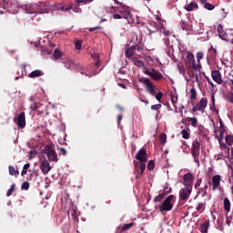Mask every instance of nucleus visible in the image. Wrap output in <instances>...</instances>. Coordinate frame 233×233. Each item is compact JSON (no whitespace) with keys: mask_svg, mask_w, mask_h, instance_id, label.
Masks as SVG:
<instances>
[{"mask_svg":"<svg viewBox=\"0 0 233 233\" xmlns=\"http://www.w3.org/2000/svg\"><path fill=\"white\" fill-rule=\"evenodd\" d=\"M21 8L25 10V14H46L48 12V9H42L37 4L22 5Z\"/></svg>","mask_w":233,"mask_h":233,"instance_id":"obj_1","label":"nucleus"},{"mask_svg":"<svg viewBox=\"0 0 233 233\" xmlns=\"http://www.w3.org/2000/svg\"><path fill=\"white\" fill-rule=\"evenodd\" d=\"M186 66L187 68H192L195 72H199L201 70V63L196 65V58L194 54L190 51H188L187 55Z\"/></svg>","mask_w":233,"mask_h":233,"instance_id":"obj_2","label":"nucleus"},{"mask_svg":"<svg viewBox=\"0 0 233 233\" xmlns=\"http://www.w3.org/2000/svg\"><path fill=\"white\" fill-rule=\"evenodd\" d=\"M172 199H174V195H169L166 198V199L158 206L159 212H170V210L174 208Z\"/></svg>","mask_w":233,"mask_h":233,"instance_id":"obj_3","label":"nucleus"},{"mask_svg":"<svg viewBox=\"0 0 233 233\" xmlns=\"http://www.w3.org/2000/svg\"><path fill=\"white\" fill-rule=\"evenodd\" d=\"M199 148H201V144L198 139H195L191 146V156L197 163L198 167H199Z\"/></svg>","mask_w":233,"mask_h":233,"instance_id":"obj_4","label":"nucleus"},{"mask_svg":"<svg viewBox=\"0 0 233 233\" xmlns=\"http://www.w3.org/2000/svg\"><path fill=\"white\" fill-rule=\"evenodd\" d=\"M140 83H143V85H145L147 91L148 92V94H150V96H156V94H157V92L159 91V89L154 86L152 81H150V79L147 77H142L140 79Z\"/></svg>","mask_w":233,"mask_h":233,"instance_id":"obj_5","label":"nucleus"},{"mask_svg":"<svg viewBox=\"0 0 233 233\" xmlns=\"http://www.w3.org/2000/svg\"><path fill=\"white\" fill-rule=\"evenodd\" d=\"M45 154H46L49 161H54L57 163V153L54 150V145H46L44 149Z\"/></svg>","mask_w":233,"mask_h":233,"instance_id":"obj_6","label":"nucleus"},{"mask_svg":"<svg viewBox=\"0 0 233 233\" xmlns=\"http://www.w3.org/2000/svg\"><path fill=\"white\" fill-rule=\"evenodd\" d=\"M120 15L122 19H127L128 25H134V18L132 17V13H130V7L122 5Z\"/></svg>","mask_w":233,"mask_h":233,"instance_id":"obj_7","label":"nucleus"},{"mask_svg":"<svg viewBox=\"0 0 233 233\" xmlns=\"http://www.w3.org/2000/svg\"><path fill=\"white\" fill-rule=\"evenodd\" d=\"M144 74H146V76H149L151 79H154V81L163 79V74H161V72L156 68H147L144 71Z\"/></svg>","mask_w":233,"mask_h":233,"instance_id":"obj_8","label":"nucleus"},{"mask_svg":"<svg viewBox=\"0 0 233 233\" xmlns=\"http://www.w3.org/2000/svg\"><path fill=\"white\" fill-rule=\"evenodd\" d=\"M14 123H15L19 128H25L26 127V116L25 112L20 113L16 117H15Z\"/></svg>","mask_w":233,"mask_h":233,"instance_id":"obj_9","label":"nucleus"},{"mask_svg":"<svg viewBox=\"0 0 233 233\" xmlns=\"http://www.w3.org/2000/svg\"><path fill=\"white\" fill-rule=\"evenodd\" d=\"M208 105V100L206 97H202L198 103L193 107V112H204Z\"/></svg>","mask_w":233,"mask_h":233,"instance_id":"obj_10","label":"nucleus"},{"mask_svg":"<svg viewBox=\"0 0 233 233\" xmlns=\"http://www.w3.org/2000/svg\"><path fill=\"white\" fill-rule=\"evenodd\" d=\"M183 185L185 188H192L194 185V175L187 173L183 176Z\"/></svg>","mask_w":233,"mask_h":233,"instance_id":"obj_11","label":"nucleus"},{"mask_svg":"<svg viewBox=\"0 0 233 233\" xmlns=\"http://www.w3.org/2000/svg\"><path fill=\"white\" fill-rule=\"evenodd\" d=\"M211 189L213 192H216V190H219L221 188V176L220 175H215L211 178Z\"/></svg>","mask_w":233,"mask_h":233,"instance_id":"obj_12","label":"nucleus"},{"mask_svg":"<svg viewBox=\"0 0 233 233\" xmlns=\"http://www.w3.org/2000/svg\"><path fill=\"white\" fill-rule=\"evenodd\" d=\"M190 194H192V188L190 187L181 188L179 191L180 201H188V198H190Z\"/></svg>","mask_w":233,"mask_h":233,"instance_id":"obj_13","label":"nucleus"},{"mask_svg":"<svg viewBox=\"0 0 233 233\" xmlns=\"http://www.w3.org/2000/svg\"><path fill=\"white\" fill-rule=\"evenodd\" d=\"M134 170L138 176H143V172H145V168H147V165L143 162L134 161Z\"/></svg>","mask_w":233,"mask_h":233,"instance_id":"obj_14","label":"nucleus"},{"mask_svg":"<svg viewBox=\"0 0 233 233\" xmlns=\"http://www.w3.org/2000/svg\"><path fill=\"white\" fill-rule=\"evenodd\" d=\"M40 170L44 174V176H46L50 170H52V167H50V162L48 160L44 159L42 160L40 164Z\"/></svg>","mask_w":233,"mask_h":233,"instance_id":"obj_15","label":"nucleus"},{"mask_svg":"<svg viewBox=\"0 0 233 233\" xmlns=\"http://www.w3.org/2000/svg\"><path fill=\"white\" fill-rule=\"evenodd\" d=\"M147 149L141 148L136 155V159H137L138 162L144 163L147 161Z\"/></svg>","mask_w":233,"mask_h":233,"instance_id":"obj_16","label":"nucleus"},{"mask_svg":"<svg viewBox=\"0 0 233 233\" xmlns=\"http://www.w3.org/2000/svg\"><path fill=\"white\" fill-rule=\"evenodd\" d=\"M164 44L168 48L167 56L173 60L176 59V56H174V46H170V39L168 37L164 38Z\"/></svg>","mask_w":233,"mask_h":233,"instance_id":"obj_17","label":"nucleus"},{"mask_svg":"<svg viewBox=\"0 0 233 233\" xmlns=\"http://www.w3.org/2000/svg\"><path fill=\"white\" fill-rule=\"evenodd\" d=\"M211 77L215 83H218V85L223 83V78L221 77V72H219V70H213L211 72Z\"/></svg>","mask_w":233,"mask_h":233,"instance_id":"obj_18","label":"nucleus"},{"mask_svg":"<svg viewBox=\"0 0 233 233\" xmlns=\"http://www.w3.org/2000/svg\"><path fill=\"white\" fill-rule=\"evenodd\" d=\"M210 227V221L209 220H206L204 221L199 228V232L201 233H208V228Z\"/></svg>","mask_w":233,"mask_h":233,"instance_id":"obj_19","label":"nucleus"},{"mask_svg":"<svg viewBox=\"0 0 233 233\" xmlns=\"http://www.w3.org/2000/svg\"><path fill=\"white\" fill-rule=\"evenodd\" d=\"M199 8V5H198V3L191 2L187 5H185V10L187 12H194V10H198Z\"/></svg>","mask_w":233,"mask_h":233,"instance_id":"obj_20","label":"nucleus"},{"mask_svg":"<svg viewBox=\"0 0 233 233\" xmlns=\"http://www.w3.org/2000/svg\"><path fill=\"white\" fill-rule=\"evenodd\" d=\"M41 76H45V73L42 70L36 69L32 71L28 77H30L31 79H35V77H41Z\"/></svg>","mask_w":233,"mask_h":233,"instance_id":"obj_21","label":"nucleus"},{"mask_svg":"<svg viewBox=\"0 0 233 233\" xmlns=\"http://www.w3.org/2000/svg\"><path fill=\"white\" fill-rule=\"evenodd\" d=\"M219 148L225 152L226 156H230V146L221 142V140L219 141Z\"/></svg>","mask_w":233,"mask_h":233,"instance_id":"obj_22","label":"nucleus"},{"mask_svg":"<svg viewBox=\"0 0 233 233\" xmlns=\"http://www.w3.org/2000/svg\"><path fill=\"white\" fill-rule=\"evenodd\" d=\"M218 35L223 41H227V43L233 45V38H230L227 33L218 30Z\"/></svg>","mask_w":233,"mask_h":233,"instance_id":"obj_23","label":"nucleus"},{"mask_svg":"<svg viewBox=\"0 0 233 233\" xmlns=\"http://www.w3.org/2000/svg\"><path fill=\"white\" fill-rule=\"evenodd\" d=\"M131 61H132L133 65H135L138 68H143V66H145V63L143 62V60H140L139 58H137L136 56H133L131 58Z\"/></svg>","mask_w":233,"mask_h":233,"instance_id":"obj_24","label":"nucleus"},{"mask_svg":"<svg viewBox=\"0 0 233 233\" xmlns=\"http://www.w3.org/2000/svg\"><path fill=\"white\" fill-rule=\"evenodd\" d=\"M63 64L67 70H74V68H77V64L74 63L72 60H67L66 62H63Z\"/></svg>","mask_w":233,"mask_h":233,"instance_id":"obj_25","label":"nucleus"},{"mask_svg":"<svg viewBox=\"0 0 233 233\" xmlns=\"http://www.w3.org/2000/svg\"><path fill=\"white\" fill-rule=\"evenodd\" d=\"M136 46H131V47H129V48H127V50H126V52H125V54H126V57H128V58H130V57H132V56H134V53L136 52Z\"/></svg>","mask_w":233,"mask_h":233,"instance_id":"obj_26","label":"nucleus"},{"mask_svg":"<svg viewBox=\"0 0 233 233\" xmlns=\"http://www.w3.org/2000/svg\"><path fill=\"white\" fill-rule=\"evenodd\" d=\"M91 57L93 59H95V61H96L95 63V66H99V65H101V60H99V58H100L99 53H93V54H91Z\"/></svg>","mask_w":233,"mask_h":233,"instance_id":"obj_27","label":"nucleus"},{"mask_svg":"<svg viewBox=\"0 0 233 233\" xmlns=\"http://www.w3.org/2000/svg\"><path fill=\"white\" fill-rule=\"evenodd\" d=\"M198 196L205 198V196H207V189H204L203 187L197 188V196L195 197V199H197Z\"/></svg>","mask_w":233,"mask_h":233,"instance_id":"obj_28","label":"nucleus"},{"mask_svg":"<svg viewBox=\"0 0 233 233\" xmlns=\"http://www.w3.org/2000/svg\"><path fill=\"white\" fill-rule=\"evenodd\" d=\"M180 25H181L182 30H185L186 32H188V30H190V28H192L190 24L187 23L185 20H182L180 22Z\"/></svg>","mask_w":233,"mask_h":233,"instance_id":"obj_29","label":"nucleus"},{"mask_svg":"<svg viewBox=\"0 0 233 233\" xmlns=\"http://www.w3.org/2000/svg\"><path fill=\"white\" fill-rule=\"evenodd\" d=\"M68 214H71L74 221H79V218H77V210L76 208L69 209Z\"/></svg>","mask_w":233,"mask_h":233,"instance_id":"obj_30","label":"nucleus"},{"mask_svg":"<svg viewBox=\"0 0 233 233\" xmlns=\"http://www.w3.org/2000/svg\"><path fill=\"white\" fill-rule=\"evenodd\" d=\"M224 210L230 212V199L228 198H224Z\"/></svg>","mask_w":233,"mask_h":233,"instance_id":"obj_31","label":"nucleus"},{"mask_svg":"<svg viewBox=\"0 0 233 233\" xmlns=\"http://www.w3.org/2000/svg\"><path fill=\"white\" fill-rule=\"evenodd\" d=\"M225 141H226V145H228V147H232L233 145V136L232 135H228L225 137Z\"/></svg>","mask_w":233,"mask_h":233,"instance_id":"obj_32","label":"nucleus"},{"mask_svg":"<svg viewBox=\"0 0 233 233\" xmlns=\"http://www.w3.org/2000/svg\"><path fill=\"white\" fill-rule=\"evenodd\" d=\"M190 99H198V92L196 91V87H194V86L190 89Z\"/></svg>","mask_w":233,"mask_h":233,"instance_id":"obj_33","label":"nucleus"},{"mask_svg":"<svg viewBox=\"0 0 233 233\" xmlns=\"http://www.w3.org/2000/svg\"><path fill=\"white\" fill-rule=\"evenodd\" d=\"M9 175L10 176H19V170L15 169V167L9 166Z\"/></svg>","mask_w":233,"mask_h":233,"instance_id":"obj_34","label":"nucleus"},{"mask_svg":"<svg viewBox=\"0 0 233 233\" xmlns=\"http://www.w3.org/2000/svg\"><path fill=\"white\" fill-rule=\"evenodd\" d=\"M53 56H54L55 59H61L63 57V52L56 48L54 51V55Z\"/></svg>","mask_w":233,"mask_h":233,"instance_id":"obj_35","label":"nucleus"},{"mask_svg":"<svg viewBox=\"0 0 233 233\" xmlns=\"http://www.w3.org/2000/svg\"><path fill=\"white\" fill-rule=\"evenodd\" d=\"M164 198H165V194L160 193L157 197H155L153 201L154 203H161V200H163Z\"/></svg>","mask_w":233,"mask_h":233,"instance_id":"obj_36","label":"nucleus"},{"mask_svg":"<svg viewBox=\"0 0 233 233\" xmlns=\"http://www.w3.org/2000/svg\"><path fill=\"white\" fill-rule=\"evenodd\" d=\"M14 190H15V184L11 185L10 188L6 192V197L10 198V196H12V194H14Z\"/></svg>","mask_w":233,"mask_h":233,"instance_id":"obj_37","label":"nucleus"},{"mask_svg":"<svg viewBox=\"0 0 233 233\" xmlns=\"http://www.w3.org/2000/svg\"><path fill=\"white\" fill-rule=\"evenodd\" d=\"M41 108V104L40 103H34L30 106V110L34 112V110H39Z\"/></svg>","mask_w":233,"mask_h":233,"instance_id":"obj_38","label":"nucleus"},{"mask_svg":"<svg viewBox=\"0 0 233 233\" xmlns=\"http://www.w3.org/2000/svg\"><path fill=\"white\" fill-rule=\"evenodd\" d=\"M209 54L211 56V58L214 59L216 58V56H218V50L214 48V46H211V48L209 49Z\"/></svg>","mask_w":233,"mask_h":233,"instance_id":"obj_39","label":"nucleus"},{"mask_svg":"<svg viewBox=\"0 0 233 233\" xmlns=\"http://www.w3.org/2000/svg\"><path fill=\"white\" fill-rule=\"evenodd\" d=\"M159 142L161 143V145H165V143H167V134L165 133L160 134Z\"/></svg>","mask_w":233,"mask_h":233,"instance_id":"obj_40","label":"nucleus"},{"mask_svg":"<svg viewBox=\"0 0 233 233\" xmlns=\"http://www.w3.org/2000/svg\"><path fill=\"white\" fill-rule=\"evenodd\" d=\"M181 134H182L183 139H190V133H188V131H187L186 129H183L181 131Z\"/></svg>","mask_w":233,"mask_h":233,"instance_id":"obj_41","label":"nucleus"},{"mask_svg":"<svg viewBox=\"0 0 233 233\" xmlns=\"http://www.w3.org/2000/svg\"><path fill=\"white\" fill-rule=\"evenodd\" d=\"M30 188V183L28 181H25L22 183L21 190H28Z\"/></svg>","mask_w":233,"mask_h":233,"instance_id":"obj_42","label":"nucleus"},{"mask_svg":"<svg viewBox=\"0 0 233 233\" xmlns=\"http://www.w3.org/2000/svg\"><path fill=\"white\" fill-rule=\"evenodd\" d=\"M155 167L156 163L154 162V160H149V162L147 163V170H154Z\"/></svg>","mask_w":233,"mask_h":233,"instance_id":"obj_43","label":"nucleus"},{"mask_svg":"<svg viewBox=\"0 0 233 233\" xmlns=\"http://www.w3.org/2000/svg\"><path fill=\"white\" fill-rule=\"evenodd\" d=\"M204 5V8H206V10H214L215 6L214 5L208 3V2H206Z\"/></svg>","mask_w":233,"mask_h":233,"instance_id":"obj_44","label":"nucleus"},{"mask_svg":"<svg viewBox=\"0 0 233 233\" xmlns=\"http://www.w3.org/2000/svg\"><path fill=\"white\" fill-rule=\"evenodd\" d=\"M188 121L191 122L193 127H198V118L197 117H187Z\"/></svg>","mask_w":233,"mask_h":233,"instance_id":"obj_45","label":"nucleus"},{"mask_svg":"<svg viewBox=\"0 0 233 233\" xmlns=\"http://www.w3.org/2000/svg\"><path fill=\"white\" fill-rule=\"evenodd\" d=\"M134 227V223L125 224L122 227V232H125V230H128L129 228H132Z\"/></svg>","mask_w":233,"mask_h":233,"instance_id":"obj_46","label":"nucleus"},{"mask_svg":"<svg viewBox=\"0 0 233 233\" xmlns=\"http://www.w3.org/2000/svg\"><path fill=\"white\" fill-rule=\"evenodd\" d=\"M187 69V75L189 77H196V73H194V69L192 67H188Z\"/></svg>","mask_w":233,"mask_h":233,"instance_id":"obj_47","label":"nucleus"},{"mask_svg":"<svg viewBox=\"0 0 233 233\" xmlns=\"http://www.w3.org/2000/svg\"><path fill=\"white\" fill-rule=\"evenodd\" d=\"M178 71L181 76H185V74H187V69L184 66H178Z\"/></svg>","mask_w":233,"mask_h":233,"instance_id":"obj_48","label":"nucleus"},{"mask_svg":"<svg viewBox=\"0 0 233 233\" xmlns=\"http://www.w3.org/2000/svg\"><path fill=\"white\" fill-rule=\"evenodd\" d=\"M156 99L157 101H158L159 103H161V97H163V93L160 92L159 90L157 91V93H156Z\"/></svg>","mask_w":233,"mask_h":233,"instance_id":"obj_49","label":"nucleus"},{"mask_svg":"<svg viewBox=\"0 0 233 233\" xmlns=\"http://www.w3.org/2000/svg\"><path fill=\"white\" fill-rule=\"evenodd\" d=\"M76 5H81L83 3L84 5H88V3H92V0H76Z\"/></svg>","mask_w":233,"mask_h":233,"instance_id":"obj_50","label":"nucleus"},{"mask_svg":"<svg viewBox=\"0 0 233 233\" xmlns=\"http://www.w3.org/2000/svg\"><path fill=\"white\" fill-rule=\"evenodd\" d=\"M203 182V179L201 177L198 178L196 184H195V188L198 189L199 187H201V183Z\"/></svg>","mask_w":233,"mask_h":233,"instance_id":"obj_51","label":"nucleus"},{"mask_svg":"<svg viewBox=\"0 0 233 233\" xmlns=\"http://www.w3.org/2000/svg\"><path fill=\"white\" fill-rule=\"evenodd\" d=\"M170 192H172V187L168 188V187H166L162 194H164V196H167V194H170Z\"/></svg>","mask_w":233,"mask_h":233,"instance_id":"obj_52","label":"nucleus"},{"mask_svg":"<svg viewBox=\"0 0 233 233\" xmlns=\"http://www.w3.org/2000/svg\"><path fill=\"white\" fill-rule=\"evenodd\" d=\"M216 95L214 93H211V103H212V106L213 108H216Z\"/></svg>","mask_w":233,"mask_h":233,"instance_id":"obj_53","label":"nucleus"},{"mask_svg":"<svg viewBox=\"0 0 233 233\" xmlns=\"http://www.w3.org/2000/svg\"><path fill=\"white\" fill-rule=\"evenodd\" d=\"M227 100L228 103H231L233 105V93H229L227 95Z\"/></svg>","mask_w":233,"mask_h":233,"instance_id":"obj_54","label":"nucleus"},{"mask_svg":"<svg viewBox=\"0 0 233 233\" xmlns=\"http://www.w3.org/2000/svg\"><path fill=\"white\" fill-rule=\"evenodd\" d=\"M225 132H226L225 125H223V122L220 121L219 134H225Z\"/></svg>","mask_w":233,"mask_h":233,"instance_id":"obj_55","label":"nucleus"},{"mask_svg":"<svg viewBox=\"0 0 233 233\" xmlns=\"http://www.w3.org/2000/svg\"><path fill=\"white\" fill-rule=\"evenodd\" d=\"M73 12H75L76 14H81V12H83V10L80 9L79 5H77L75 7H73Z\"/></svg>","mask_w":233,"mask_h":233,"instance_id":"obj_56","label":"nucleus"},{"mask_svg":"<svg viewBox=\"0 0 233 233\" xmlns=\"http://www.w3.org/2000/svg\"><path fill=\"white\" fill-rule=\"evenodd\" d=\"M197 59H198V63H201V59H203V53L202 52H198L197 53Z\"/></svg>","mask_w":233,"mask_h":233,"instance_id":"obj_57","label":"nucleus"},{"mask_svg":"<svg viewBox=\"0 0 233 233\" xmlns=\"http://www.w3.org/2000/svg\"><path fill=\"white\" fill-rule=\"evenodd\" d=\"M75 47L76 50H81V41L80 40L76 41Z\"/></svg>","mask_w":233,"mask_h":233,"instance_id":"obj_58","label":"nucleus"},{"mask_svg":"<svg viewBox=\"0 0 233 233\" xmlns=\"http://www.w3.org/2000/svg\"><path fill=\"white\" fill-rule=\"evenodd\" d=\"M161 108V104L153 105L151 110H159Z\"/></svg>","mask_w":233,"mask_h":233,"instance_id":"obj_59","label":"nucleus"},{"mask_svg":"<svg viewBox=\"0 0 233 233\" xmlns=\"http://www.w3.org/2000/svg\"><path fill=\"white\" fill-rule=\"evenodd\" d=\"M89 32H95V30H103V26H96L88 29Z\"/></svg>","mask_w":233,"mask_h":233,"instance_id":"obj_60","label":"nucleus"},{"mask_svg":"<svg viewBox=\"0 0 233 233\" xmlns=\"http://www.w3.org/2000/svg\"><path fill=\"white\" fill-rule=\"evenodd\" d=\"M204 207H205V202H204V203L201 202V203H199V204L198 205L197 210L199 211V210L203 209Z\"/></svg>","mask_w":233,"mask_h":233,"instance_id":"obj_61","label":"nucleus"},{"mask_svg":"<svg viewBox=\"0 0 233 233\" xmlns=\"http://www.w3.org/2000/svg\"><path fill=\"white\" fill-rule=\"evenodd\" d=\"M28 168H30V163H27L23 167V170H25V172H28Z\"/></svg>","mask_w":233,"mask_h":233,"instance_id":"obj_62","label":"nucleus"},{"mask_svg":"<svg viewBox=\"0 0 233 233\" xmlns=\"http://www.w3.org/2000/svg\"><path fill=\"white\" fill-rule=\"evenodd\" d=\"M113 18L114 19H123V16H121V15H119V14H115V15H113Z\"/></svg>","mask_w":233,"mask_h":233,"instance_id":"obj_63","label":"nucleus"},{"mask_svg":"<svg viewBox=\"0 0 233 233\" xmlns=\"http://www.w3.org/2000/svg\"><path fill=\"white\" fill-rule=\"evenodd\" d=\"M59 150H60V154H62V156H66V149H65L64 147H61Z\"/></svg>","mask_w":233,"mask_h":233,"instance_id":"obj_64","label":"nucleus"}]
</instances>
